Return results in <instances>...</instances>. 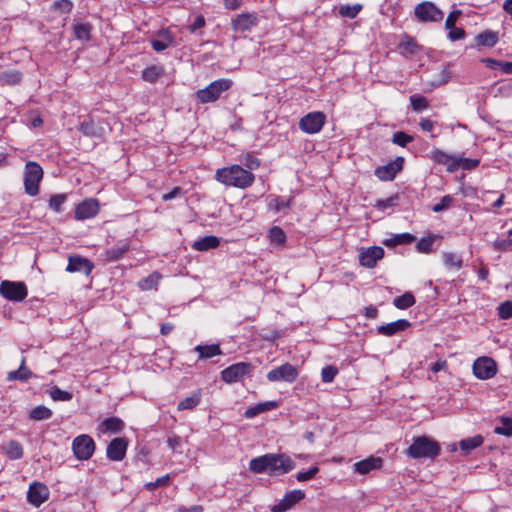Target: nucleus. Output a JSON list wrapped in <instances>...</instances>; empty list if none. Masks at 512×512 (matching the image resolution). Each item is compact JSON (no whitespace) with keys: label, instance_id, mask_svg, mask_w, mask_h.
I'll return each instance as SVG.
<instances>
[{"label":"nucleus","instance_id":"f257e3e1","mask_svg":"<svg viewBox=\"0 0 512 512\" xmlns=\"http://www.w3.org/2000/svg\"><path fill=\"white\" fill-rule=\"evenodd\" d=\"M296 463L283 453H268L255 457L249 462V470L255 474L266 473L269 476H281L293 470Z\"/></svg>","mask_w":512,"mask_h":512},{"label":"nucleus","instance_id":"f03ea898","mask_svg":"<svg viewBox=\"0 0 512 512\" xmlns=\"http://www.w3.org/2000/svg\"><path fill=\"white\" fill-rule=\"evenodd\" d=\"M215 179L226 186L245 189L253 184L255 176L240 165H232L218 169Z\"/></svg>","mask_w":512,"mask_h":512},{"label":"nucleus","instance_id":"7ed1b4c3","mask_svg":"<svg viewBox=\"0 0 512 512\" xmlns=\"http://www.w3.org/2000/svg\"><path fill=\"white\" fill-rule=\"evenodd\" d=\"M441 452L439 443L427 436H418L413 439L406 454L413 459L435 458Z\"/></svg>","mask_w":512,"mask_h":512},{"label":"nucleus","instance_id":"20e7f679","mask_svg":"<svg viewBox=\"0 0 512 512\" xmlns=\"http://www.w3.org/2000/svg\"><path fill=\"white\" fill-rule=\"evenodd\" d=\"M42 178V167L37 162L28 161L24 170L25 192L30 196H36L39 193V183Z\"/></svg>","mask_w":512,"mask_h":512},{"label":"nucleus","instance_id":"39448f33","mask_svg":"<svg viewBox=\"0 0 512 512\" xmlns=\"http://www.w3.org/2000/svg\"><path fill=\"white\" fill-rule=\"evenodd\" d=\"M232 85L229 79H218L210 83L204 89L197 92V98L201 103H211L218 100L223 92Z\"/></svg>","mask_w":512,"mask_h":512},{"label":"nucleus","instance_id":"423d86ee","mask_svg":"<svg viewBox=\"0 0 512 512\" xmlns=\"http://www.w3.org/2000/svg\"><path fill=\"white\" fill-rule=\"evenodd\" d=\"M326 123V115L321 111H314L303 116L298 123L299 129L306 134L320 132Z\"/></svg>","mask_w":512,"mask_h":512},{"label":"nucleus","instance_id":"0eeeda50","mask_svg":"<svg viewBox=\"0 0 512 512\" xmlns=\"http://www.w3.org/2000/svg\"><path fill=\"white\" fill-rule=\"evenodd\" d=\"M72 450L78 460H88L95 451V442L93 438L87 434L79 435L75 437L72 442Z\"/></svg>","mask_w":512,"mask_h":512},{"label":"nucleus","instance_id":"6e6552de","mask_svg":"<svg viewBox=\"0 0 512 512\" xmlns=\"http://www.w3.org/2000/svg\"><path fill=\"white\" fill-rule=\"evenodd\" d=\"M0 294L10 301L19 302L26 298L27 288L23 282L5 280L0 285Z\"/></svg>","mask_w":512,"mask_h":512},{"label":"nucleus","instance_id":"1a4fd4ad","mask_svg":"<svg viewBox=\"0 0 512 512\" xmlns=\"http://www.w3.org/2000/svg\"><path fill=\"white\" fill-rule=\"evenodd\" d=\"M473 373L478 379H490L497 373L496 362L489 357H480L473 364Z\"/></svg>","mask_w":512,"mask_h":512},{"label":"nucleus","instance_id":"9d476101","mask_svg":"<svg viewBox=\"0 0 512 512\" xmlns=\"http://www.w3.org/2000/svg\"><path fill=\"white\" fill-rule=\"evenodd\" d=\"M298 377V371L295 366L290 363L282 364L267 373V379L270 382L285 381L292 383Z\"/></svg>","mask_w":512,"mask_h":512},{"label":"nucleus","instance_id":"9b49d317","mask_svg":"<svg viewBox=\"0 0 512 512\" xmlns=\"http://www.w3.org/2000/svg\"><path fill=\"white\" fill-rule=\"evenodd\" d=\"M251 372V364L239 362L233 364L221 372L222 380L226 383H233L241 381L246 375Z\"/></svg>","mask_w":512,"mask_h":512},{"label":"nucleus","instance_id":"f8f14e48","mask_svg":"<svg viewBox=\"0 0 512 512\" xmlns=\"http://www.w3.org/2000/svg\"><path fill=\"white\" fill-rule=\"evenodd\" d=\"M415 15L422 22H438L443 18V12L430 2L418 4Z\"/></svg>","mask_w":512,"mask_h":512},{"label":"nucleus","instance_id":"ddd939ff","mask_svg":"<svg viewBox=\"0 0 512 512\" xmlns=\"http://www.w3.org/2000/svg\"><path fill=\"white\" fill-rule=\"evenodd\" d=\"M305 498L302 490L295 489L287 492L284 497L271 507L272 512H285Z\"/></svg>","mask_w":512,"mask_h":512},{"label":"nucleus","instance_id":"4468645a","mask_svg":"<svg viewBox=\"0 0 512 512\" xmlns=\"http://www.w3.org/2000/svg\"><path fill=\"white\" fill-rule=\"evenodd\" d=\"M404 163L403 157H397L394 161L379 166L375 169V175L382 181H391L395 178L396 174L402 170Z\"/></svg>","mask_w":512,"mask_h":512},{"label":"nucleus","instance_id":"2eb2a0df","mask_svg":"<svg viewBox=\"0 0 512 512\" xmlns=\"http://www.w3.org/2000/svg\"><path fill=\"white\" fill-rule=\"evenodd\" d=\"M128 442L125 438H114L107 446L106 456L111 461H121L127 451Z\"/></svg>","mask_w":512,"mask_h":512},{"label":"nucleus","instance_id":"dca6fc26","mask_svg":"<svg viewBox=\"0 0 512 512\" xmlns=\"http://www.w3.org/2000/svg\"><path fill=\"white\" fill-rule=\"evenodd\" d=\"M93 268L94 265L89 259L75 255L69 256L66 271L71 273L79 272L88 276L93 270Z\"/></svg>","mask_w":512,"mask_h":512},{"label":"nucleus","instance_id":"f3484780","mask_svg":"<svg viewBox=\"0 0 512 512\" xmlns=\"http://www.w3.org/2000/svg\"><path fill=\"white\" fill-rule=\"evenodd\" d=\"M49 496L48 488L42 483H33L27 492V500L32 505L39 507Z\"/></svg>","mask_w":512,"mask_h":512},{"label":"nucleus","instance_id":"a211bd4d","mask_svg":"<svg viewBox=\"0 0 512 512\" xmlns=\"http://www.w3.org/2000/svg\"><path fill=\"white\" fill-rule=\"evenodd\" d=\"M384 256V250L381 247L374 246L366 250H362L359 254L360 264L367 268H373L376 266L378 260Z\"/></svg>","mask_w":512,"mask_h":512},{"label":"nucleus","instance_id":"6ab92c4d","mask_svg":"<svg viewBox=\"0 0 512 512\" xmlns=\"http://www.w3.org/2000/svg\"><path fill=\"white\" fill-rule=\"evenodd\" d=\"M99 210L98 202L94 199L85 200L75 209V219L85 220L94 217Z\"/></svg>","mask_w":512,"mask_h":512},{"label":"nucleus","instance_id":"aec40b11","mask_svg":"<svg viewBox=\"0 0 512 512\" xmlns=\"http://www.w3.org/2000/svg\"><path fill=\"white\" fill-rule=\"evenodd\" d=\"M383 465L381 457L370 456L364 460L358 461L354 464V471L366 475L373 470H379Z\"/></svg>","mask_w":512,"mask_h":512},{"label":"nucleus","instance_id":"412c9836","mask_svg":"<svg viewBox=\"0 0 512 512\" xmlns=\"http://www.w3.org/2000/svg\"><path fill=\"white\" fill-rule=\"evenodd\" d=\"M410 322L405 319H399L391 323L380 325L377 328V332L384 336H393L398 332L404 331L410 327Z\"/></svg>","mask_w":512,"mask_h":512},{"label":"nucleus","instance_id":"4be33fe9","mask_svg":"<svg viewBox=\"0 0 512 512\" xmlns=\"http://www.w3.org/2000/svg\"><path fill=\"white\" fill-rule=\"evenodd\" d=\"M130 242L127 239L120 240L115 246L105 251V259L107 261H117L129 250Z\"/></svg>","mask_w":512,"mask_h":512},{"label":"nucleus","instance_id":"5701e85b","mask_svg":"<svg viewBox=\"0 0 512 512\" xmlns=\"http://www.w3.org/2000/svg\"><path fill=\"white\" fill-rule=\"evenodd\" d=\"M157 37L151 40L152 48L157 52H162L174 44V38L169 30L160 31Z\"/></svg>","mask_w":512,"mask_h":512},{"label":"nucleus","instance_id":"b1692460","mask_svg":"<svg viewBox=\"0 0 512 512\" xmlns=\"http://www.w3.org/2000/svg\"><path fill=\"white\" fill-rule=\"evenodd\" d=\"M475 42L478 46L493 47L498 42V33L495 31L486 30L476 36Z\"/></svg>","mask_w":512,"mask_h":512},{"label":"nucleus","instance_id":"393cba45","mask_svg":"<svg viewBox=\"0 0 512 512\" xmlns=\"http://www.w3.org/2000/svg\"><path fill=\"white\" fill-rule=\"evenodd\" d=\"M219 244L220 241L216 236L209 235L195 241L192 247L197 251H208L218 247Z\"/></svg>","mask_w":512,"mask_h":512},{"label":"nucleus","instance_id":"a878e982","mask_svg":"<svg viewBox=\"0 0 512 512\" xmlns=\"http://www.w3.org/2000/svg\"><path fill=\"white\" fill-rule=\"evenodd\" d=\"M201 399L202 393L200 390H197L193 392L189 397H186L185 399L181 400L178 403L177 409L179 411L192 410L200 404Z\"/></svg>","mask_w":512,"mask_h":512},{"label":"nucleus","instance_id":"bb28decb","mask_svg":"<svg viewBox=\"0 0 512 512\" xmlns=\"http://www.w3.org/2000/svg\"><path fill=\"white\" fill-rule=\"evenodd\" d=\"M32 376V372L25 366V358H22L18 370L10 371L7 375L8 381L26 382Z\"/></svg>","mask_w":512,"mask_h":512},{"label":"nucleus","instance_id":"cd10ccee","mask_svg":"<svg viewBox=\"0 0 512 512\" xmlns=\"http://www.w3.org/2000/svg\"><path fill=\"white\" fill-rule=\"evenodd\" d=\"M124 427L123 421L118 417H110L105 419L99 427L102 433L111 432L118 433Z\"/></svg>","mask_w":512,"mask_h":512},{"label":"nucleus","instance_id":"c85d7f7f","mask_svg":"<svg viewBox=\"0 0 512 512\" xmlns=\"http://www.w3.org/2000/svg\"><path fill=\"white\" fill-rule=\"evenodd\" d=\"M80 130L86 136L100 138L104 134V128L96 124L92 120L83 121L80 125Z\"/></svg>","mask_w":512,"mask_h":512},{"label":"nucleus","instance_id":"c756f323","mask_svg":"<svg viewBox=\"0 0 512 512\" xmlns=\"http://www.w3.org/2000/svg\"><path fill=\"white\" fill-rule=\"evenodd\" d=\"M194 350L199 354L200 359H209L221 354V349L217 344L197 345Z\"/></svg>","mask_w":512,"mask_h":512},{"label":"nucleus","instance_id":"7c9ffc66","mask_svg":"<svg viewBox=\"0 0 512 512\" xmlns=\"http://www.w3.org/2000/svg\"><path fill=\"white\" fill-rule=\"evenodd\" d=\"M277 407V403L274 402V401H267V402H264V403H259L253 407H249L246 411H245V417L250 419V418H253L255 417L256 415L260 414V413H263V412H266V411H269V410H272L274 408Z\"/></svg>","mask_w":512,"mask_h":512},{"label":"nucleus","instance_id":"2f4dec72","mask_svg":"<svg viewBox=\"0 0 512 512\" xmlns=\"http://www.w3.org/2000/svg\"><path fill=\"white\" fill-rule=\"evenodd\" d=\"M415 236L410 233L396 234L391 238L386 239L383 243L387 247H394L402 244H410L415 241Z\"/></svg>","mask_w":512,"mask_h":512},{"label":"nucleus","instance_id":"473e14b6","mask_svg":"<svg viewBox=\"0 0 512 512\" xmlns=\"http://www.w3.org/2000/svg\"><path fill=\"white\" fill-rule=\"evenodd\" d=\"M429 158L436 163L447 165L448 170L452 167L451 165H453L452 157L446 152L437 148H434L430 151Z\"/></svg>","mask_w":512,"mask_h":512},{"label":"nucleus","instance_id":"72a5a7b5","mask_svg":"<svg viewBox=\"0 0 512 512\" xmlns=\"http://www.w3.org/2000/svg\"><path fill=\"white\" fill-rule=\"evenodd\" d=\"M483 437L481 435H475L473 437H469L460 441L459 445L461 450L468 454L470 451L476 449L481 446L483 443Z\"/></svg>","mask_w":512,"mask_h":512},{"label":"nucleus","instance_id":"f704fd0d","mask_svg":"<svg viewBox=\"0 0 512 512\" xmlns=\"http://www.w3.org/2000/svg\"><path fill=\"white\" fill-rule=\"evenodd\" d=\"M22 80V74L17 70H8L0 73V82L3 85H16Z\"/></svg>","mask_w":512,"mask_h":512},{"label":"nucleus","instance_id":"c9c22d12","mask_svg":"<svg viewBox=\"0 0 512 512\" xmlns=\"http://www.w3.org/2000/svg\"><path fill=\"white\" fill-rule=\"evenodd\" d=\"M161 278H162V276L160 273L153 272L146 278H143L142 280H140L138 282V286L144 291L154 289L158 286Z\"/></svg>","mask_w":512,"mask_h":512},{"label":"nucleus","instance_id":"e433bc0d","mask_svg":"<svg viewBox=\"0 0 512 512\" xmlns=\"http://www.w3.org/2000/svg\"><path fill=\"white\" fill-rule=\"evenodd\" d=\"M255 18L250 14H241L234 21L235 30L245 31L254 25Z\"/></svg>","mask_w":512,"mask_h":512},{"label":"nucleus","instance_id":"4c0bfd02","mask_svg":"<svg viewBox=\"0 0 512 512\" xmlns=\"http://www.w3.org/2000/svg\"><path fill=\"white\" fill-rule=\"evenodd\" d=\"M5 452L11 460H17L23 456L22 445L16 440H10L6 444Z\"/></svg>","mask_w":512,"mask_h":512},{"label":"nucleus","instance_id":"58836bf2","mask_svg":"<svg viewBox=\"0 0 512 512\" xmlns=\"http://www.w3.org/2000/svg\"><path fill=\"white\" fill-rule=\"evenodd\" d=\"M292 204V198L284 200L279 196H270L268 201V208L275 212H279L284 208H289Z\"/></svg>","mask_w":512,"mask_h":512},{"label":"nucleus","instance_id":"ea45409f","mask_svg":"<svg viewBox=\"0 0 512 512\" xmlns=\"http://www.w3.org/2000/svg\"><path fill=\"white\" fill-rule=\"evenodd\" d=\"M92 26L89 23H77L73 27L75 38L81 41L90 39Z\"/></svg>","mask_w":512,"mask_h":512},{"label":"nucleus","instance_id":"a19ab883","mask_svg":"<svg viewBox=\"0 0 512 512\" xmlns=\"http://www.w3.org/2000/svg\"><path fill=\"white\" fill-rule=\"evenodd\" d=\"M162 73L163 69L161 67L153 65L143 70L142 78L147 82L155 83Z\"/></svg>","mask_w":512,"mask_h":512},{"label":"nucleus","instance_id":"79ce46f5","mask_svg":"<svg viewBox=\"0 0 512 512\" xmlns=\"http://www.w3.org/2000/svg\"><path fill=\"white\" fill-rule=\"evenodd\" d=\"M29 416L31 419L36 421L47 420L52 416V411L46 406L40 405L33 408L30 411Z\"/></svg>","mask_w":512,"mask_h":512},{"label":"nucleus","instance_id":"37998d69","mask_svg":"<svg viewBox=\"0 0 512 512\" xmlns=\"http://www.w3.org/2000/svg\"><path fill=\"white\" fill-rule=\"evenodd\" d=\"M443 262L446 267L460 269L462 267V259L455 253L445 252L443 254Z\"/></svg>","mask_w":512,"mask_h":512},{"label":"nucleus","instance_id":"c03bdc74","mask_svg":"<svg viewBox=\"0 0 512 512\" xmlns=\"http://www.w3.org/2000/svg\"><path fill=\"white\" fill-rule=\"evenodd\" d=\"M479 164V160L477 159H468V158H459L453 160V165L449 169V171H454L458 167H462L463 169H473L477 167Z\"/></svg>","mask_w":512,"mask_h":512},{"label":"nucleus","instance_id":"a18cd8bd","mask_svg":"<svg viewBox=\"0 0 512 512\" xmlns=\"http://www.w3.org/2000/svg\"><path fill=\"white\" fill-rule=\"evenodd\" d=\"M410 103L414 111L421 112L428 108L429 104L427 99L419 94H413L410 96Z\"/></svg>","mask_w":512,"mask_h":512},{"label":"nucleus","instance_id":"49530a36","mask_svg":"<svg viewBox=\"0 0 512 512\" xmlns=\"http://www.w3.org/2000/svg\"><path fill=\"white\" fill-rule=\"evenodd\" d=\"M415 303L414 296L407 292L394 299V305L399 309H407Z\"/></svg>","mask_w":512,"mask_h":512},{"label":"nucleus","instance_id":"de8ad7c7","mask_svg":"<svg viewBox=\"0 0 512 512\" xmlns=\"http://www.w3.org/2000/svg\"><path fill=\"white\" fill-rule=\"evenodd\" d=\"M269 239L271 243L282 245L286 241V234L282 228L274 226L269 230Z\"/></svg>","mask_w":512,"mask_h":512},{"label":"nucleus","instance_id":"09e8293b","mask_svg":"<svg viewBox=\"0 0 512 512\" xmlns=\"http://www.w3.org/2000/svg\"><path fill=\"white\" fill-rule=\"evenodd\" d=\"M362 9V5L360 4H355V5H343L339 8V14L342 16V17H347V18H355L358 13L361 11Z\"/></svg>","mask_w":512,"mask_h":512},{"label":"nucleus","instance_id":"8fccbe9b","mask_svg":"<svg viewBox=\"0 0 512 512\" xmlns=\"http://www.w3.org/2000/svg\"><path fill=\"white\" fill-rule=\"evenodd\" d=\"M400 47L404 50L405 53L415 54L419 50V45L417 42L409 36H406L400 43Z\"/></svg>","mask_w":512,"mask_h":512},{"label":"nucleus","instance_id":"3c124183","mask_svg":"<svg viewBox=\"0 0 512 512\" xmlns=\"http://www.w3.org/2000/svg\"><path fill=\"white\" fill-rule=\"evenodd\" d=\"M502 426H497L494 429V432L498 435H504L507 437L512 436V419L504 417L502 418Z\"/></svg>","mask_w":512,"mask_h":512},{"label":"nucleus","instance_id":"603ef678","mask_svg":"<svg viewBox=\"0 0 512 512\" xmlns=\"http://www.w3.org/2000/svg\"><path fill=\"white\" fill-rule=\"evenodd\" d=\"M66 202L65 194H56L51 196L49 200V208L59 213L62 211V205Z\"/></svg>","mask_w":512,"mask_h":512},{"label":"nucleus","instance_id":"864d4df0","mask_svg":"<svg viewBox=\"0 0 512 512\" xmlns=\"http://www.w3.org/2000/svg\"><path fill=\"white\" fill-rule=\"evenodd\" d=\"M50 396L55 401H70L72 394L68 391H64L57 386H54L50 391Z\"/></svg>","mask_w":512,"mask_h":512},{"label":"nucleus","instance_id":"5fc2aeb1","mask_svg":"<svg viewBox=\"0 0 512 512\" xmlns=\"http://www.w3.org/2000/svg\"><path fill=\"white\" fill-rule=\"evenodd\" d=\"M412 141L413 137L402 131L394 133L392 138V142L396 145H399L400 147H406Z\"/></svg>","mask_w":512,"mask_h":512},{"label":"nucleus","instance_id":"6e6d98bb","mask_svg":"<svg viewBox=\"0 0 512 512\" xmlns=\"http://www.w3.org/2000/svg\"><path fill=\"white\" fill-rule=\"evenodd\" d=\"M454 202V198L450 195H445L441 198L440 202L433 205L432 211L435 213L442 212L444 210H447L451 207L452 203Z\"/></svg>","mask_w":512,"mask_h":512},{"label":"nucleus","instance_id":"4d7b16f0","mask_svg":"<svg viewBox=\"0 0 512 512\" xmlns=\"http://www.w3.org/2000/svg\"><path fill=\"white\" fill-rule=\"evenodd\" d=\"M337 374L338 369L335 366L327 365L321 371V379L325 383H331Z\"/></svg>","mask_w":512,"mask_h":512},{"label":"nucleus","instance_id":"13d9d810","mask_svg":"<svg viewBox=\"0 0 512 512\" xmlns=\"http://www.w3.org/2000/svg\"><path fill=\"white\" fill-rule=\"evenodd\" d=\"M433 243H434V237L433 236H430V237H427V238H421L418 241L416 247H417V250L419 252L428 253V252L431 251Z\"/></svg>","mask_w":512,"mask_h":512},{"label":"nucleus","instance_id":"bf43d9fd","mask_svg":"<svg viewBox=\"0 0 512 512\" xmlns=\"http://www.w3.org/2000/svg\"><path fill=\"white\" fill-rule=\"evenodd\" d=\"M318 471H319V468L317 466H313V467H311L309 470H307L305 472H298L296 474V479L299 482H304V481L311 480V479H313L316 476Z\"/></svg>","mask_w":512,"mask_h":512},{"label":"nucleus","instance_id":"052dcab7","mask_svg":"<svg viewBox=\"0 0 512 512\" xmlns=\"http://www.w3.org/2000/svg\"><path fill=\"white\" fill-rule=\"evenodd\" d=\"M498 314L502 319H509L512 317V302L505 301L498 307Z\"/></svg>","mask_w":512,"mask_h":512},{"label":"nucleus","instance_id":"680f3d73","mask_svg":"<svg viewBox=\"0 0 512 512\" xmlns=\"http://www.w3.org/2000/svg\"><path fill=\"white\" fill-rule=\"evenodd\" d=\"M244 166H246L249 170H255L260 166V161L258 158L254 157L251 154H246L242 160Z\"/></svg>","mask_w":512,"mask_h":512},{"label":"nucleus","instance_id":"e2e57ef3","mask_svg":"<svg viewBox=\"0 0 512 512\" xmlns=\"http://www.w3.org/2000/svg\"><path fill=\"white\" fill-rule=\"evenodd\" d=\"M169 480H170V476H169V474H166L164 476L157 478L154 482L147 483L146 487L148 490L151 491V490L156 489L157 487L167 485Z\"/></svg>","mask_w":512,"mask_h":512},{"label":"nucleus","instance_id":"0e129e2a","mask_svg":"<svg viewBox=\"0 0 512 512\" xmlns=\"http://www.w3.org/2000/svg\"><path fill=\"white\" fill-rule=\"evenodd\" d=\"M448 30V39L451 41L461 40L465 37V31L462 28L453 27Z\"/></svg>","mask_w":512,"mask_h":512},{"label":"nucleus","instance_id":"69168bd1","mask_svg":"<svg viewBox=\"0 0 512 512\" xmlns=\"http://www.w3.org/2000/svg\"><path fill=\"white\" fill-rule=\"evenodd\" d=\"M54 7L61 12L69 13L72 10L73 3L70 0H59L55 2Z\"/></svg>","mask_w":512,"mask_h":512},{"label":"nucleus","instance_id":"338daca9","mask_svg":"<svg viewBox=\"0 0 512 512\" xmlns=\"http://www.w3.org/2000/svg\"><path fill=\"white\" fill-rule=\"evenodd\" d=\"M460 14H461V12L457 11V10L449 13V15L447 16L446 21H445V28L447 30L455 27V22L457 21Z\"/></svg>","mask_w":512,"mask_h":512},{"label":"nucleus","instance_id":"774afa93","mask_svg":"<svg viewBox=\"0 0 512 512\" xmlns=\"http://www.w3.org/2000/svg\"><path fill=\"white\" fill-rule=\"evenodd\" d=\"M205 18L202 15H198L195 17L193 23L189 26V30L194 33L198 29L204 27Z\"/></svg>","mask_w":512,"mask_h":512}]
</instances>
